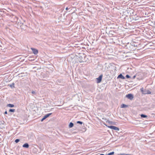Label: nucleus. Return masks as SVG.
<instances>
[{
	"label": "nucleus",
	"instance_id": "obj_10",
	"mask_svg": "<svg viewBox=\"0 0 155 155\" xmlns=\"http://www.w3.org/2000/svg\"><path fill=\"white\" fill-rule=\"evenodd\" d=\"M77 59L78 61L80 63L84 62V61L82 60L83 57L82 56H80L78 57Z\"/></svg>",
	"mask_w": 155,
	"mask_h": 155
},
{
	"label": "nucleus",
	"instance_id": "obj_16",
	"mask_svg": "<svg viewBox=\"0 0 155 155\" xmlns=\"http://www.w3.org/2000/svg\"><path fill=\"white\" fill-rule=\"evenodd\" d=\"M127 107V105L124 104H122L121 105V108H126Z\"/></svg>",
	"mask_w": 155,
	"mask_h": 155
},
{
	"label": "nucleus",
	"instance_id": "obj_6",
	"mask_svg": "<svg viewBox=\"0 0 155 155\" xmlns=\"http://www.w3.org/2000/svg\"><path fill=\"white\" fill-rule=\"evenodd\" d=\"M103 75L102 74L101 75L99 76L98 77V78H97V83H100L102 79Z\"/></svg>",
	"mask_w": 155,
	"mask_h": 155
},
{
	"label": "nucleus",
	"instance_id": "obj_11",
	"mask_svg": "<svg viewBox=\"0 0 155 155\" xmlns=\"http://www.w3.org/2000/svg\"><path fill=\"white\" fill-rule=\"evenodd\" d=\"M117 78H121L122 79H125V78L122 74H120L117 77Z\"/></svg>",
	"mask_w": 155,
	"mask_h": 155
},
{
	"label": "nucleus",
	"instance_id": "obj_26",
	"mask_svg": "<svg viewBox=\"0 0 155 155\" xmlns=\"http://www.w3.org/2000/svg\"><path fill=\"white\" fill-rule=\"evenodd\" d=\"M106 122H107V121H106ZM107 122H108L109 123H110V124H112V121H110L108 120Z\"/></svg>",
	"mask_w": 155,
	"mask_h": 155
},
{
	"label": "nucleus",
	"instance_id": "obj_8",
	"mask_svg": "<svg viewBox=\"0 0 155 155\" xmlns=\"http://www.w3.org/2000/svg\"><path fill=\"white\" fill-rule=\"evenodd\" d=\"M31 49L33 53L35 54H37L38 53V50L33 48H31Z\"/></svg>",
	"mask_w": 155,
	"mask_h": 155
},
{
	"label": "nucleus",
	"instance_id": "obj_2",
	"mask_svg": "<svg viewBox=\"0 0 155 155\" xmlns=\"http://www.w3.org/2000/svg\"><path fill=\"white\" fill-rule=\"evenodd\" d=\"M141 91L143 94H151V92L149 90L143 89V88H141L140 89Z\"/></svg>",
	"mask_w": 155,
	"mask_h": 155
},
{
	"label": "nucleus",
	"instance_id": "obj_1",
	"mask_svg": "<svg viewBox=\"0 0 155 155\" xmlns=\"http://www.w3.org/2000/svg\"><path fill=\"white\" fill-rule=\"evenodd\" d=\"M131 47L130 51H134L136 49V47H137L136 43L134 42H133L130 43Z\"/></svg>",
	"mask_w": 155,
	"mask_h": 155
},
{
	"label": "nucleus",
	"instance_id": "obj_22",
	"mask_svg": "<svg viewBox=\"0 0 155 155\" xmlns=\"http://www.w3.org/2000/svg\"><path fill=\"white\" fill-rule=\"evenodd\" d=\"M114 152H111L108 153L107 155H112L114 154Z\"/></svg>",
	"mask_w": 155,
	"mask_h": 155
},
{
	"label": "nucleus",
	"instance_id": "obj_13",
	"mask_svg": "<svg viewBox=\"0 0 155 155\" xmlns=\"http://www.w3.org/2000/svg\"><path fill=\"white\" fill-rule=\"evenodd\" d=\"M22 147L25 148H28L29 147V146L28 144V143H25L22 145Z\"/></svg>",
	"mask_w": 155,
	"mask_h": 155
},
{
	"label": "nucleus",
	"instance_id": "obj_25",
	"mask_svg": "<svg viewBox=\"0 0 155 155\" xmlns=\"http://www.w3.org/2000/svg\"><path fill=\"white\" fill-rule=\"evenodd\" d=\"M31 93L32 94H35V91H31Z\"/></svg>",
	"mask_w": 155,
	"mask_h": 155
},
{
	"label": "nucleus",
	"instance_id": "obj_24",
	"mask_svg": "<svg viewBox=\"0 0 155 155\" xmlns=\"http://www.w3.org/2000/svg\"><path fill=\"white\" fill-rule=\"evenodd\" d=\"M126 77L127 78H130V76L129 75L127 74L126 76Z\"/></svg>",
	"mask_w": 155,
	"mask_h": 155
},
{
	"label": "nucleus",
	"instance_id": "obj_28",
	"mask_svg": "<svg viewBox=\"0 0 155 155\" xmlns=\"http://www.w3.org/2000/svg\"><path fill=\"white\" fill-rule=\"evenodd\" d=\"M4 114H7V111H6L5 112Z\"/></svg>",
	"mask_w": 155,
	"mask_h": 155
},
{
	"label": "nucleus",
	"instance_id": "obj_7",
	"mask_svg": "<svg viewBox=\"0 0 155 155\" xmlns=\"http://www.w3.org/2000/svg\"><path fill=\"white\" fill-rule=\"evenodd\" d=\"M16 23L17 24L18 26V27H21L22 26L23 24V23H22L20 20H18V22H17Z\"/></svg>",
	"mask_w": 155,
	"mask_h": 155
},
{
	"label": "nucleus",
	"instance_id": "obj_27",
	"mask_svg": "<svg viewBox=\"0 0 155 155\" xmlns=\"http://www.w3.org/2000/svg\"><path fill=\"white\" fill-rule=\"evenodd\" d=\"M135 77H136V76L135 75H134V76H133V77L132 78L133 79H134Z\"/></svg>",
	"mask_w": 155,
	"mask_h": 155
},
{
	"label": "nucleus",
	"instance_id": "obj_4",
	"mask_svg": "<svg viewBox=\"0 0 155 155\" xmlns=\"http://www.w3.org/2000/svg\"><path fill=\"white\" fill-rule=\"evenodd\" d=\"M52 114V113L48 114H46L45 115L44 117H43V118L41 119V121H42L44 120L46 118L48 117L50 115H51Z\"/></svg>",
	"mask_w": 155,
	"mask_h": 155
},
{
	"label": "nucleus",
	"instance_id": "obj_12",
	"mask_svg": "<svg viewBox=\"0 0 155 155\" xmlns=\"http://www.w3.org/2000/svg\"><path fill=\"white\" fill-rule=\"evenodd\" d=\"M13 18H14V20H13L15 22H16V23L17 22H18V17H17L16 16H13Z\"/></svg>",
	"mask_w": 155,
	"mask_h": 155
},
{
	"label": "nucleus",
	"instance_id": "obj_19",
	"mask_svg": "<svg viewBox=\"0 0 155 155\" xmlns=\"http://www.w3.org/2000/svg\"><path fill=\"white\" fill-rule=\"evenodd\" d=\"M15 111V109H10L9 110V112H14Z\"/></svg>",
	"mask_w": 155,
	"mask_h": 155
},
{
	"label": "nucleus",
	"instance_id": "obj_18",
	"mask_svg": "<svg viewBox=\"0 0 155 155\" xmlns=\"http://www.w3.org/2000/svg\"><path fill=\"white\" fill-rule=\"evenodd\" d=\"M140 116L142 118H146L147 117V116L143 114H141Z\"/></svg>",
	"mask_w": 155,
	"mask_h": 155
},
{
	"label": "nucleus",
	"instance_id": "obj_14",
	"mask_svg": "<svg viewBox=\"0 0 155 155\" xmlns=\"http://www.w3.org/2000/svg\"><path fill=\"white\" fill-rule=\"evenodd\" d=\"M8 86H9L11 88H13L15 87V83H12L11 84H8Z\"/></svg>",
	"mask_w": 155,
	"mask_h": 155
},
{
	"label": "nucleus",
	"instance_id": "obj_5",
	"mask_svg": "<svg viewBox=\"0 0 155 155\" xmlns=\"http://www.w3.org/2000/svg\"><path fill=\"white\" fill-rule=\"evenodd\" d=\"M108 127L112 129H113L115 130L118 131L119 130V128L118 127L114 126H109Z\"/></svg>",
	"mask_w": 155,
	"mask_h": 155
},
{
	"label": "nucleus",
	"instance_id": "obj_17",
	"mask_svg": "<svg viewBox=\"0 0 155 155\" xmlns=\"http://www.w3.org/2000/svg\"><path fill=\"white\" fill-rule=\"evenodd\" d=\"M74 126V124L72 122H70L69 125V127L71 128Z\"/></svg>",
	"mask_w": 155,
	"mask_h": 155
},
{
	"label": "nucleus",
	"instance_id": "obj_9",
	"mask_svg": "<svg viewBox=\"0 0 155 155\" xmlns=\"http://www.w3.org/2000/svg\"><path fill=\"white\" fill-rule=\"evenodd\" d=\"M125 48L126 49H127L129 50L130 51L131 49V47L130 45V44H129V43H127L125 46Z\"/></svg>",
	"mask_w": 155,
	"mask_h": 155
},
{
	"label": "nucleus",
	"instance_id": "obj_29",
	"mask_svg": "<svg viewBox=\"0 0 155 155\" xmlns=\"http://www.w3.org/2000/svg\"><path fill=\"white\" fill-rule=\"evenodd\" d=\"M68 9V8H67H67H66V10H67V9Z\"/></svg>",
	"mask_w": 155,
	"mask_h": 155
},
{
	"label": "nucleus",
	"instance_id": "obj_15",
	"mask_svg": "<svg viewBox=\"0 0 155 155\" xmlns=\"http://www.w3.org/2000/svg\"><path fill=\"white\" fill-rule=\"evenodd\" d=\"M7 107H14V105L13 104H9L7 105Z\"/></svg>",
	"mask_w": 155,
	"mask_h": 155
},
{
	"label": "nucleus",
	"instance_id": "obj_20",
	"mask_svg": "<svg viewBox=\"0 0 155 155\" xmlns=\"http://www.w3.org/2000/svg\"><path fill=\"white\" fill-rule=\"evenodd\" d=\"M77 124H82L83 123L82 122H81V121H77Z\"/></svg>",
	"mask_w": 155,
	"mask_h": 155
},
{
	"label": "nucleus",
	"instance_id": "obj_3",
	"mask_svg": "<svg viewBox=\"0 0 155 155\" xmlns=\"http://www.w3.org/2000/svg\"><path fill=\"white\" fill-rule=\"evenodd\" d=\"M126 97L130 100H132L134 98V95L132 94H130L126 95Z\"/></svg>",
	"mask_w": 155,
	"mask_h": 155
},
{
	"label": "nucleus",
	"instance_id": "obj_21",
	"mask_svg": "<svg viewBox=\"0 0 155 155\" xmlns=\"http://www.w3.org/2000/svg\"><path fill=\"white\" fill-rule=\"evenodd\" d=\"M20 140L19 139H16L15 140V142L16 143H17L20 141Z\"/></svg>",
	"mask_w": 155,
	"mask_h": 155
},
{
	"label": "nucleus",
	"instance_id": "obj_23",
	"mask_svg": "<svg viewBox=\"0 0 155 155\" xmlns=\"http://www.w3.org/2000/svg\"><path fill=\"white\" fill-rule=\"evenodd\" d=\"M120 155H133L131 154H125L124 153H122L120 154Z\"/></svg>",
	"mask_w": 155,
	"mask_h": 155
}]
</instances>
